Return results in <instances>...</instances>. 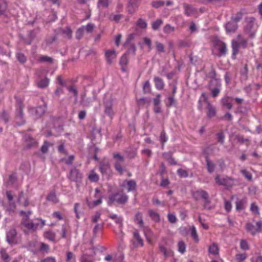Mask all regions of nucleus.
<instances>
[{"label":"nucleus","mask_w":262,"mask_h":262,"mask_svg":"<svg viewBox=\"0 0 262 262\" xmlns=\"http://www.w3.org/2000/svg\"><path fill=\"white\" fill-rule=\"evenodd\" d=\"M19 214L22 217L21 223L26 229L24 230L25 233H28V232H34L38 228L39 224L29 219V216L32 214L31 211L27 212L21 211Z\"/></svg>","instance_id":"nucleus-1"},{"label":"nucleus","mask_w":262,"mask_h":262,"mask_svg":"<svg viewBox=\"0 0 262 262\" xmlns=\"http://www.w3.org/2000/svg\"><path fill=\"white\" fill-rule=\"evenodd\" d=\"M128 196L122 191L113 193L109 195L108 204L111 205L114 203L124 204L128 201Z\"/></svg>","instance_id":"nucleus-2"},{"label":"nucleus","mask_w":262,"mask_h":262,"mask_svg":"<svg viewBox=\"0 0 262 262\" xmlns=\"http://www.w3.org/2000/svg\"><path fill=\"white\" fill-rule=\"evenodd\" d=\"M215 181L217 184L224 186L227 189L232 187L235 185V180L231 177L221 178L219 175L216 176Z\"/></svg>","instance_id":"nucleus-3"},{"label":"nucleus","mask_w":262,"mask_h":262,"mask_svg":"<svg viewBox=\"0 0 262 262\" xmlns=\"http://www.w3.org/2000/svg\"><path fill=\"white\" fill-rule=\"evenodd\" d=\"M213 47L217 50V56L219 57L225 56L226 55L227 52V47L226 44L224 42L220 40H215L213 41Z\"/></svg>","instance_id":"nucleus-4"},{"label":"nucleus","mask_w":262,"mask_h":262,"mask_svg":"<svg viewBox=\"0 0 262 262\" xmlns=\"http://www.w3.org/2000/svg\"><path fill=\"white\" fill-rule=\"evenodd\" d=\"M113 158L116 161L114 163V167L116 171L121 175L123 172V168L122 164L124 161V157L118 153H115L113 154Z\"/></svg>","instance_id":"nucleus-5"},{"label":"nucleus","mask_w":262,"mask_h":262,"mask_svg":"<svg viewBox=\"0 0 262 262\" xmlns=\"http://www.w3.org/2000/svg\"><path fill=\"white\" fill-rule=\"evenodd\" d=\"M246 229L252 235H255L261 231L262 221H259L257 222L256 225H254L251 223H248L246 225Z\"/></svg>","instance_id":"nucleus-6"},{"label":"nucleus","mask_w":262,"mask_h":262,"mask_svg":"<svg viewBox=\"0 0 262 262\" xmlns=\"http://www.w3.org/2000/svg\"><path fill=\"white\" fill-rule=\"evenodd\" d=\"M113 100L112 98L106 100L103 102V105L104 107V112L111 118H112L115 115V112L113 108Z\"/></svg>","instance_id":"nucleus-7"},{"label":"nucleus","mask_w":262,"mask_h":262,"mask_svg":"<svg viewBox=\"0 0 262 262\" xmlns=\"http://www.w3.org/2000/svg\"><path fill=\"white\" fill-rule=\"evenodd\" d=\"M131 242L134 248L142 247L144 246L143 239L137 230L133 232V238Z\"/></svg>","instance_id":"nucleus-8"},{"label":"nucleus","mask_w":262,"mask_h":262,"mask_svg":"<svg viewBox=\"0 0 262 262\" xmlns=\"http://www.w3.org/2000/svg\"><path fill=\"white\" fill-rule=\"evenodd\" d=\"M68 178L71 181L78 183L81 181L82 175L79 170L74 168L70 170Z\"/></svg>","instance_id":"nucleus-9"},{"label":"nucleus","mask_w":262,"mask_h":262,"mask_svg":"<svg viewBox=\"0 0 262 262\" xmlns=\"http://www.w3.org/2000/svg\"><path fill=\"white\" fill-rule=\"evenodd\" d=\"M120 186L121 188L126 189L128 192H130L136 190L137 184L134 180H125Z\"/></svg>","instance_id":"nucleus-10"},{"label":"nucleus","mask_w":262,"mask_h":262,"mask_svg":"<svg viewBox=\"0 0 262 262\" xmlns=\"http://www.w3.org/2000/svg\"><path fill=\"white\" fill-rule=\"evenodd\" d=\"M47 110V106L43 105L38 106L36 108H32L30 110L29 112L35 118L40 117Z\"/></svg>","instance_id":"nucleus-11"},{"label":"nucleus","mask_w":262,"mask_h":262,"mask_svg":"<svg viewBox=\"0 0 262 262\" xmlns=\"http://www.w3.org/2000/svg\"><path fill=\"white\" fill-rule=\"evenodd\" d=\"M7 242L12 245H15L18 243L17 239V232L16 229H11L7 233Z\"/></svg>","instance_id":"nucleus-12"},{"label":"nucleus","mask_w":262,"mask_h":262,"mask_svg":"<svg viewBox=\"0 0 262 262\" xmlns=\"http://www.w3.org/2000/svg\"><path fill=\"white\" fill-rule=\"evenodd\" d=\"M192 195L195 200H199L202 199L206 200L209 197L208 193L202 189L192 191Z\"/></svg>","instance_id":"nucleus-13"},{"label":"nucleus","mask_w":262,"mask_h":262,"mask_svg":"<svg viewBox=\"0 0 262 262\" xmlns=\"http://www.w3.org/2000/svg\"><path fill=\"white\" fill-rule=\"evenodd\" d=\"M206 109H207V116L209 118L214 117L216 113L215 107L212 105L209 102H207Z\"/></svg>","instance_id":"nucleus-14"},{"label":"nucleus","mask_w":262,"mask_h":262,"mask_svg":"<svg viewBox=\"0 0 262 262\" xmlns=\"http://www.w3.org/2000/svg\"><path fill=\"white\" fill-rule=\"evenodd\" d=\"M105 56L107 62L111 64L112 60L116 57V52L115 50H108L105 51Z\"/></svg>","instance_id":"nucleus-15"},{"label":"nucleus","mask_w":262,"mask_h":262,"mask_svg":"<svg viewBox=\"0 0 262 262\" xmlns=\"http://www.w3.org/2000/svg\"><path fill=\"white\" fill-rule=\"evenodd\" d=\"M134 222L140 228L144 227V222L143 220L142 213L140 212H137L134 217Z\"/></svg>","instance_id":"nucleus-16"},{"label":"nucleus","mask_w":262,"mask_h":262,"mask_svg":"<svg viewBox=\"0 0 262 262\" xmlns=\"http://www.w3.org/2000/svg\"><path fill=\"white\" fill-rule=\"evenodd\" d=\"M225 28L227 32H234L237 28V24L235 21L232 20L226 24Z\"/></svg>","instance_id":"nucleus-17"},{"label":"nucleus","mask_w":262,"mask_h":262,"mask_svg":"<svg viewBox=\"0 0 262 262\" xmlns=\"http://www.w3.org/2000/svg\"><path fill=\"white\" fill-rule=\"evenodd\" d=\"M247 200L246 198H243L237 200L236 202V209L237 211H241L245 209Z\"/></svg>","instance_id":"nucleus-18"},{"label":"nucleus","mask_w":262,"mask_h":262,"mask_svg":"<svg viewBox=\"0 0 262 262\" xmlns=\"http://www.w3.org/2000/svg\"><path fill=\"white\" fill-rule=\"evenodd\" d=\"M25 140L26 141V146L28 148L35 147L37 145V141L30 136L26 135L25 136Z\"/></svg>","instance_id":"nucleus-19"},{"label":"nucleus","mask_w":262,"mask_h":262,"mask_svg":"<svg viewBox=\"0 0 262 262\" xmlns=\"http://www.w3.org/2000/svg\"><path fill=\"white\" fill-rule=\"evenodd\" d=\"M208 252L210 254L217 255L219 254V248L216 243H212L208 247Z\"/></svg>","instance_id":"nucleus-20"},{"label":"nucleus","mask_w":262,"mask_h":262,"mask_svg":"<svg viewBox=\"0 0 262 262\" xmlns=\"http://www.w3.org/2000/svg\"><path fill=\"white\" fill-rule=\"evenodd\" d=\"M239 43L237 41L232 40V43H231V48H232V57L234 58H235L236 56L239 53Z\"/></svg>","instance_id":"nucleus-21"},{"label":"nucleus","mask_w":262,"mask_h":262,"mask_svg":"<svg viewBox=\"0 0 262 262\" xmlns=\"http://www.w3.org/2000/svg\"><path fill=\"white\" fill-rule=\"evenodd\" d=\"M154 81L157 89L161 90L164 88L165 84L163 80L161 78L155 77Z\"/></svg>","instance_id":"nucleus-22"},{"label":"nucleus","mask_w":262,"mask_h":262,"mask_svg":"<svg viewBox=\"0 0 262 262\" xmlns=\"http://www.w3.org/2000/svg\"><path fill=\"white\" fill-rule=\"evenodd\" d=\"M110 169V166L108 162H102L99 165V170L102 174L107 173Z\"/></svg>","instance_id":"nucleus-23"},{"label":"nucleus","mask_w":262,"mask_h":262,"mask_svg":"<svg viewBox=\"0 0 262 262\" xmlns=\"http://www.w3.org/2000/svg\"><path fill=\"white\" fill-rule=\"evenodd\" d=\"M232 98L230 97L227 96L224 97L222 100V103L223 105L227 107L228 110H231L232 107V104L231 101Z\"/></svg>","instance_id":"nucleus-24"},{"label":"nucleus","mask_w":262,"mask_h":262,"mask_svg":"<svg viewBox=\"0 0 262 262\" xmlns=\"http://www.w3.org/2000/svg\"><path fill=\"white\" fill-rule=\"evenodd\" d=\"M108 217L114 220L116 224L119 225L121 227L122 226L123 219L121 216H119L116 214L111 213L109 214Z\"/></svg>","instance_id":"nucleus-25"},{"label":"nucleus","mask_w":262,"mask_h":262,"mask_svg":"<svg viewBox=\"0 0 262 262\" xmlns=\"http://www.w3.org/2000/svg\"><path fill=\"white\" fill-rule=\"evenodd\" d=\"M148 212L149 214V216L151 219L152 221H154L155 222L158 223L160 221V217L159 214L156 212V211H154L152 209H149L148 210Z\"/></svg>","instance_id":"nucleus-26"},{"label":"nucleus","mask_w":262,"mask_h":262,"mask_svg":"<svg viewBox=\"0 0 262 262\" xmlns=\"http://www.w3.org/2000/svg\"><path fill=\"white\" fill-rule=\"evenodd\" d=\"M47 200L52 202L54 204H56L59 202V200L54 191H52L49 193L47 196Z\"/></svg>","instance_id":"nucleus-27"},{"label":"nucleus","mask_w":262,"mask_h":262,"mask_svg":"<svg viewBox=\"0 0 262 262\" xmlns=\"http://www.w3.org/2000/svg\"><path fill=\"white\" fill-rule=\"evenodd\" d=\"M50 82V79L46 77L44 79H42L37 82V86L41 89H44L46 87H47L49 84Z\"/></svg>","instance_id":"nucleus-28"},{"label":"nucleus","mask_w":262,"mask_h":262,"mask_svg":"<svg viewBox=\"0 0 262 262\" xmlns=\"http://www.w3.org/2000/svg\"><path fill=\"white\" fill-rule=\"evenodd\" d=\"M88 179L91 182H97L99 179V177L94 170H92L88 176Z\"/></svg>","instance_id":"nucleus-29"},{"label":"nucleus","mask_w":262,"mask_h":262,"mask_svg":"<svg viewBox=\"0 0 262 262\" xmlns=\"http://www.w3.org/2000/svg\"><path fill=\"white\" fill-rule=\"evenodd\" d=\"M184 8L185 10L184 14L187 16H191L192 14H193L194 13V9L190 6L189 5H187L186 4H184L183 5Z\"/></svg>","instance_id":"nucleus-30"},{"label":"nucleus","mask_w":262,"mask_h":262,"mask_svg":"<svg viewBox=\"0 0 262 262\" xmlns=\"http://www.w3.org/2000/svg\"><path fill=\"white\" fill-rule=\"evenodd\" d=\"M248 257L246 253H237L235 256V259L236 262H243Z\"/></svg>","instance_id":"nucleus-31"},{"label":"nucleus","mask_w":262,"mask_h":262,"mask_svg":"<svg viewBox=\"0 0 262 262\" xmlns=\"http://www.w3.org/2000/svg\"><path fill=\"white\" fill-rule=\"evenodd\" d=\"M44 237L50 241L54 242L55 234L52 231H47L44 233Z\"/></svg>","instance_id":"nucleus-32"},{"label":"nucleus","mask_w":262,"mask_h":262,"mask_svg":"<svg viewBox=\"0 0 262 262\" xmlns=\"http://www.w3.org/2000/svg\"><path fill=\"white\" fill-rule=\"evenodd\" d=\"M18 202L21 203L24 206H27L29 205V201L28 199H25L24 198V193L21 191L18 195Z\"/></svg>","instance_id":"nucleus-33"},{"label":"nucleus","mask_w":262,"mask_h":262,"mask_svg":"<svg viewBox=\"0 0 262 262\" xmlns=\"http://www.w3.org/2000/svg\"><path fill=\"white\" fill-rule=\"evenodd\" d=\"M190 230L191 237L195 242L198 243L199 242V238L195 227L194 226H192L190 228Z\"/></svg>","instance_id":"nucleus-34"},{"label":"nucleus","mask_w":262,"mask_h":262,"mask_svg":"<svg viewBox=\"0 0 262 262\" xmlns=\"http://www.w3.org/2000/svg\"><path fill=\"white\" fill-rule=\"evenodd\" d=\"M240 248L244 251L249 250L250 246L248 242L245 239H241L239 243Z\"/></svg>","instance_id":"nucleus-35"},{"label":"nucleus","mask_w":262,"mask_h":262,"mask_svg":"<svg viewBox=\"0 0 262 262\" xmlns=\"http://www.w3.org/2000/svg\"><path fill=\"white\" fill-rule=\"evenodd\" d=\"M163 21L161 19H158L151 24L152 28L154 30H157L163 24Z\"/></svg>","instance_id":"nucleus-36"},{"label":"nucleus","mask_w":262,"mask_h":262,"mask_svg":"<svg viewBox=\"0 0 262 262\" xmlns=\"http://www.w3.org/2000/svg\"><path fill=\"white\" fill-rule=\"evenodd\" d=\"M0 254L4 262H9L10 256L7 253L6 249H2L0 251Z\"/></svg>","instance_id":"nucleus-37"},{"label":"nucleus","mask_w":262,"mask_h":262,"mask_svg":"<svg viewBox=\"0 0 262 262\" xmlns=\"http://www.w3.org/2000/svg\"><path fill=\"white\" fill-rule=\"evenodd\" d=\"M160 250L163 253L165 257H168L172 254V252L170 249H167L163 246H160Z\"/></svg>","instance_id":"nucleus-38"},{"label":"nucleus","mask_w":262,"mask_h":262,"mask_svg":"<svg viewBox=\"0 0 262 262\" xmlns=\"http://www.w3.org/2000/svg\"><path fill=\"white\" fill-rule=\"evenodd\" d=\"M207 163V170L209 173L212 172L214 170L215 165L210 161H209L208 157L206 158Z\"/></svg>","instance_id":"nucleus-39"},{"label":"nucleus","mask_w":262,"mask_h":262,"mask_svg":"<svg viewBox=\"0 0 262 262\" xmlns=\"http://www.w3.org/2000/svg\"><path fill=\"white\" fill-rule=\"evenodd\" d=\"M52 144L49 142L45 141L41 147V151L43 154H46L48 151L49 147Z\"/></svg>","instance_id":"nucleus-40"},{"label":"nucleus","mask_w":262,"mask_h":262,"mask_svg":"<svg viewBox=\"0 0 262 262\" xmlns=\"http://www.w3.org/2000/svg\"><path fill=\"white\" fill-rule=\"evenodd\" d=\"M67 89L70 92L73 93L75 99L77 100L78 97V91L76 87L74 85H72L68 86Z\"/></svg>","instance_id":"nucleus-41"},{"label":"nucleus","mask_w":262,"mask_h":262,"mask_svg":"<svg viewBox=\"0 0 262 262\" xmlns=\"http://www.w3.org/2000/svg\"><path fill=\"white\" fill-rule=\"evenodd\" d=\"M38 60L41 62H46L50 63L53 62V59L51 57L44 55L40 56L39 57Z\"/></svg>","instance_id":"nucleus-42"},{"label":"nucleus","mask_w":262,"mask_h":262,"mask_svg":"<svg viewBox=\"0 0 262 262\" xmlns=\"http://www.w3.org/2000/svg\"><path fill=\"white\" fill-rule=\"evenodd\" d=\"M174 27L169 24L166 25L163 28V31L165 33L169 34L174 31Z\"/></svg>","instance_id":"nucleus-43"},{"label":"nucleus","mask_w":262,"mask_h":262,"mask_svg":"<svg viewBox=\"0 0 262 262\" xmlns=\"http://www.w3.org/2000/svg\"><path fill=\"white\" fill-rule=\"evenodd\" d=\"M137 26L140 28L145 29L147 27V23L145 20L139 18L137 22Z\"/></svg>","instance_id":"nucleus-44"},{"label":"nucleus","mask_w":262,"mask_h":262,"mask_svg":"<svg viewBox=\"0 0 262 262\" xmlns=\"http://www.w3.org/2000/svg\"><path fill=\"white\" fill-rule=\"evenodd\" d=\"M156 48L157 51L159 53H164L165 52L164 45L159 41L155 42Z\"/></svg>","instance_id":"nucleus-45"},{"label":"nucleus","mask_w":262,"mask_h":262,"mask_svg":"<svg viewBox=\"0 0 262 262\" xmlns=\"http://www.w3.org/2000/svg\"><path fill=\"white\" fill-rule=\"evenodd\" d=\"M101 203H102V199L99 198L98 199H97L96 201H93V202H88V205L90 207L93 208L95 206H97L100 205V204H101Z\"/></svg>","instance_id":"nucleus-46"},{"label":"nucleus","mask_w":262,"mask_h":262,"mask_svg":"<svg viewBox=\"0 0 262 262\" xmlns=\"http://www.w3.org/2000/svg\"><path fill=\"white\" fill-rule=\"evenodd\" d=\"M17 60L21 63H25L27 59L25 55L21 53H17L16 55Z\"/></svg>","instance_id":"nucleus-47"},{"label":"nucleus","mask_w":262,"mask_h":262,"mask_svg":"<svg viewBox=\"0 0 262 262\" xmlns=\"http://www.w3.org/2000/svg\"><path fill=\"white\" fill-rule=\"evenodd\" d=\"M178 251L181 253H184L186 250V245L183 241H180L178 244Z\"/></svg>","instance_id":"nucleus-48"},{"label":"nucleus","mask_w":262,"mask_h":262,"mask_svg":"<svg viewBox=\"0 0 262 262\" xmlns=\"http://www.w3.org/2000/svg\"><path fill=\"white\" fill-rule=\"evenodd\" d=\"M240 172L247 180L249 181L252 180V176L251 173L246 169H242L241 170Z\"/></svg>","instance_id":"nucleus-49"},{"label":"nucleus","mask_w":262,"mask_h":262,"mask_svg":"<svg viewBox=\"0 0 262 262\" xmlns=\"http://www.w3.org/2000/svg\"><path fill=\"white\" fill-rule=\"evenodd\" d=\"M67 262H75V256L72 252L69 251L67 253Z\"/></svg>","instance_id":"nucleus-50"},{"label":"nucleus","mask_w":262,"mask_h":262,"mask_svg":"<svg viewBox=\"0 0 262 262\" xmlns=\"http://www.w3.org/2000/svg\"><path fill=\"white\" fill-rule=\"evenodd\" d=\"M143 90L144 93H148L150 92L151 87L149 81H146L143 84Z\"/></svg>","instance_id":"nucleus-51"},{"label":"nucleus","mask_w":262,"mask_h":262,"mask_svg":"<svg viewBox=\"0 0 262 262\" xmlns=\"http://www.w3.org/2000/svg\"><path fill=\"white\" fill-rule=\"evenodd\" d=\"M250 210L253 213H254L255 214H259L258 207L257 205H256V204L255 203H252L251 204Z\"/></svg>","instance_id":"nucleus-52"},{"label":"nucleus","mask_w":262,"mask_h":262,"mask_svg":"<svg viewBox=\"0 0 262 262\" xmlns=\"http://www.w3.org/2000/svg\"><path fill=\"white\" fill-rule=\"evenodd\" d=\"M81 262H93V259L91 256L83 254L80 259Z\"/></svg>","instance_id":"nucleus-53"},{"label":"nucleus","mask_w":262,"mask_h":262,"mask_svg":"<svg viewBox=\"0 0 262 262\" xmlns=\"http://www.w3.org/2000/svg\"><path fill=\"white\" fill-rule=\"evenodd\" d=\"M17 105V115L19 117H22L23 116V109L24 106L21 102H18Z\"/></svg>","instance_id":"nucleus-54"},{"label":"nucleus","mask_w":262,"mask_h":262,"mask_svg":"<svg viewBox=\"0 0 262 262\" xmlns=\"http://www.w3.org/2000/svg\"><path fill=\"white\" fill-rule=\"evenodd\" d=\"M177 174L181 178H187L188 177V173L187 171L184 169L180 168L177 170Z\"/></svg>","instance_id":"nucleus-55"},{"label":"nucleus","mask_w":262,"mask_h":262,"mask_svg":"<svg viewBox=\"0 0 262 262\" xmlns=\"http://www.w3.org/2000/svg\"><path fill=\"white\" fill-rule=\"evenodd\" d=\"M103 227V224H97L95 226L93 229V233L94 235H96L98 233H99L100 231H102Z\"/></svg>","instance_id":"nucleus-56"},{"label":"nucleus","mask_w":262,"mask_h":262,"mask_svg":"<svg viewBox=\"0 0 262 262\" xmlns=\"http://www.w3.org/2000/svg\"><path fill=\"white\" fill-rule=\"evenodd\" d=\"M123 17V15L121 14H111L109 16V18L111 20H114L116 22H118L120 19Z\"/></svg>","instance_id":"nucleus-57"},{"label":"nucleus","mask_w":262,"mask_h":262,"mask_svg":"<svg viewBox=\"0 0 262 262\" xmlns=\"http://www.w3.org/2000/svg\"><path fill=\"white\" fill-rule=\"evenodd\" d=\"M168 138L165 131L163 130L160 135V140L161 142L163 144L167 142Z\"/></svg>","instance_id":"nucleus-58"},{"label":"nucleus","mask_w":262,"mask_h":262,"mask_svg":"<svg viewBox=\"0 0 262 262\" xmlns=\"http://www.w3.org/2000/svg\"><path fill=\"white\" fill-rule=\"evenodd\" d=\"M74 159V156L71 155L67 159H62L61 161L64 162L68 165H71L73 163Z\"/></svg>","instance_id":"nucleus-59"},{"label":"nucleus","mask_w":262,"mask_h":262,"mask_svg":"<svg viewBox=\"0 0 262 262\" xmlns=\"http://www.w3.org/2000/svg\"><path fill=\"white\" fill-rule=\"evenodd\" d=\"M108 0H98V6L102 7L103 8H106L108 6Z\"/></svg>","instance_id":"nucleus-60"},{"label":"nucleus","mask_w":262,"mask_h":262,"mask_svg":"<svg viewBox=\"0 0 262 262\" xmlns=\"http://www.w3.org/2000/svg\"><path fill=\"white\" fill-rule=\"evenodd\" d=\"M143 42L148 47L149 51H151L152 49L151 39L147 37H145L143 38Z\"/></svg>","instance_id":"nucleus-61"},{"label":"nucleus","mask_w":262,"mask_h":262,"mask_svg":"<svg viewBox=\"0 0 262 262\" xmlns=\"http://www.w3.org/2000/svg\"><path fill=\"white\" fill-rule=\"evenodd\" d=\"M63 33L67 35L69 38H71L72 36V31L69 27H67L63 30Z\"/></svg>","instance_id":"nucleus-62"},{"label":"nucleus","mask_w":262,"mask_h":262,"mask_svg":"<svg viewBox=\"0 0 262 262\" xmlns=\"http://www.w3.org/2000/svg\"><path fill=\"white\" fill-rule=\"evenodd\" d=\"M164 5V2L162 1H154L151 3V5L155 8H158Z\"/></svg>","instance_id":"nucleus-63"},{"label":"nucleus","mask_w":262,"mask_h":262,"mask_svg":"<svg viewBox=\"0 0 262 262\" xmlns=\"http://www.w3.org/2000/svg\"><path fill=\"white\" fill-rule=\"evenodd\" d=\"M40 250L42 252H48L50 249V247L48 245L41 243L39 248Z\"/></svg>","instance_id":"nucleus-64"}]
</instances>
